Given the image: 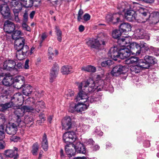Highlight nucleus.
<instances>
[{
	"label": "nucleus",
	"instance_id": "39448f33",
	"mask_svg": "<svg viewBox=\"0 0 159 159\" xmlns=\"http://www.w3.org/2000/svg\"><path fill=\"white\" fill-rule=\"evenodd\" d=\"M11 102L5 104H0V111H3L6 110L8 108L11 107L13 106V102L21 103L23 102L24 98L21 93H15L11 98Z\"/></svg>",
	"mask_w": 159,
	"mask_h": 159
},
{
	"label": "nucleus",
	"instance_id": "e2e57ef3",
	"mask_svg": "<svg viewBox=\"0 0 159 159\" xmlns=\"http://www.w3.org/2000/svg\"><path fill=\"white\" fill-rule=\"evenodd\" d=\"M86 143L88 144H92L93 145V143H94V142L93 140L91 139H89L88 140H86Z\"/></svg>",
	"mask_w": 159,
	"mask_h": 159
},
{
	"label": "nucleus",
	"instance_id": "58836bf2",
	"mask_svg": "<svg viewBox=\"0 0 159 159\" xmlns=\"http://www.w3.org/2000/svg\"><path fill=\"white\" fill-rule=\"evenodd\" d=\"M75 93L71 89H67L65 92V97L68 99H71L72 96H74Z\"/></svg>",
	"mask_w": 159,
	"mask_h": 159
},
{
	"label": "nucleus",
	"instance_id": "f3484780",
	"mask_svg": "<svg viewBox=\"0 0 159 159\" xmlns=\"http://www.w3.org/2000/svg\"><path fill=\"white\" fill-rule=\"evenodd\" d=\"M131 51L128 46L127 48H121L120 49L119 58L121 59H124L129 57L131 54Z\"/></svg>",
	"mask_w": 159,
	"mask_h": 159
},
{
	"label": "nucleus",
	"instance_id": "bf43d9fd",
	"mask_svg": "<svg viewBox=\"0 0 159 159\" xmlns=\"http://www.w3.org/2000/svg\"><path fill=\"white\" fill-rule=\"evenodd\" d=\"M100 148L99 146L98 145H93L91 147V148L94 151H96L98 150Z\"/></svg>",
	"mask_w": 159,
	"mask_h": 159
},
{
	"label": "nucleus",
	"instance_id": "79ce46f5",
	"mask_svg": "<svg viewBox=\"0 0 159 159\" xmlns=\"http://www.w3.org/2000/svg\"><path fill=\"white\" fill-rule=\"evenodd\" d=\"M22 34L20 30H16L12 35V38L15 40L19 38V36H21Z\"/></svg>",
	"mask_w": 159,
	"mask_h": 159
},
{
	"label": "nucleus",
	"instance_id": "774afa93",
	"mask_svg": "<svg viewBox=\"0 0 159 159\" xmlns=\"http://www.w3.org/2000/svg\"><path fill=\"white\" fill-rule=\"evenodd\" d=\"M35 11H31L30 14V17L31 19H32L33 18L35 14Z\"/></svg>",
	"mask_w": 159,
	"mask_h": 159
},
{
	"label": "nucleus",
	"instance_id": "a211bd4d",
	"mask_svg": "<svg viewBox=\"0 0 159 159\" xmlns=\"http://www.w3.org/2000/svg\"><path fill=\"white\" fill-rule=\"evenodd\" d=\"M61 124L62 129L68 130L70 129L72 126L71 120L69 116L65 117L62 120Z\"/></svg>",
	"mask_w": 159,
	"mask_h": 159
},
{
	"label": "nucleus",
	"instance_id": "5701e85b",
	"mask_svg": "<svg viewBox=\"0 0 159 159\" xmlns=\"http://www.w3.org/2000/svg\"><path fill=\"white\" fill-rule=\"evenodd\" d=\"M16 65L15 62L12 60H8L6 61L3 63V69L10 70L15 68Z\"/></svg>",
	"mask_w": 159,
	"mask_h": 159
},
{
	"label": "nucleus",
	"instance_id": "9b49d317",
	"mask_svg": "<svg viewBox=\"0 0 159 159\" xmlns=\"http://www.w3.org/2000/svg\"><path fill=\"white\" fill-rule=\"evenodd\" d=\"M126 67L121 65H117L114 66L111 70V74L114 76H118L121 74H123L125 70Z\"/></svg>",
	"mask_w": 159,
	"mask_h": 159
},
{
	"label": "nucleus",
	"instance_id": "9d476101",
	"mask_svg": "<svg viewBox=\"0 0 159 159\" xmlns=\"http://www.w3.org/2000/svg\"><path fill=\"white\" fill-rule=\"evenodd\" d=\"M107 21L108 22L112 21L114 24L121 22L124 18L123 16L119 13L113 15L108 14L106 17Z\"/></svg>",
	"mask_w": 159,
	"mask_h": 159
},
{
	"label": "nucleus",
	"instance_id": "680f3d73",
	"mask_svg": "<svg viewBox=\"0 0 159 159\" xmlns=\"http://www.w3.org/2000/svg\"><path fill=\"white\" fill-rule=\"evenodd\" d=\"M3 86L2 85L0 84V92L2 93H6L7 92V91L6 90H4Z\"/></svg>",
	"mask_w": 159,
	"mask_h": 159
},
{
	"label": "nucleus",
	"instance_id": "7ed1b4c3",
	"mask_svg": "<svg viewBox=\"0 0 159 159\" xmlns=\"http://www.w3.org/2000/svg\"><path fill=\"white\" fill-rule=\"evenodd\" d=\"M143 60H138V57H132L126 59L125 61V63L129 65L134 63L136 64V65H131L130 69L132 72L138 73L143 69H145L143 64Z\"/></svg>",
	"mask_w": 159,
	"mask_h": 159
},
{
	"label": "nucleus",
	"instance_id": "a18cd8bd",
	"mask_svg": "<svg viewBox=\"0 0 159 159\" xmlns=\"http://www.w3.org/2000/svg\"><path fill=\"white\" fill-rule=\"evenodd\" d=\"M54 51L52 48L49 47L48 50V59L50 61H52L53 59V57L54 55Z\"/></svg>",
	"mask_w": 159,
	"mask_h": 159
},
{
	"label": "nucleus",
	"instance_id": "f257e3e1",
	"mask_svg": "<svg viewBox=\"0 0 159 159\" xmlns=\"http://www.w3.org/2000/svg\"><path fill=\"white\" fill-rule=\"evenodd\" d=\"M102 85L98 86L96 85L94 81L92 78H89L86 81H82L80 83L78 82L76 84L78 86L79 92L76 98L74 99L75 101L77 102L78 101L82 100L81 102H85L90 101L91 102L94 101H99L101 99L100 96H98L95 98L93 97L89 98L87 93H92L96 90L97 91H101L103 88L104 82L100 80Z\"/></svg>",
	"mask_w": 159,
	"mask_h": 159
},
{
	"label": "nucleus",
	"instance_id": "864d4df0",
	"mask_svg": "<svg viewBox=\"0 0 159 159\" xmlns=\"http://www.w3.org/2000/svg\"><path fill=\"white\" fill-rule=\"evenodd\" d=\"M22 27L23 30L28 31H30V27L25 22H23L22 24Z\"/></svg>",
	"mask_w": 159,
	"mask_h": 159
},
{
	"label": "nucleus",
	"instance_id": "6e6552de",
	"mask_svg": "<svg viewBox=\"0 0 159 159\" xmlns=\"http://www.w3.org/2000/svg\"><path fill=\"white\" fill-rule=\"evenodd\" d=\"M121 34V32L119 30H113L112 35L114 39H118V43L119 44H122L121 46H124L125 44H127L129 43L130 41L129 40L130 37L126 35L124 38H119L120 37Z\"/></svg>",
	"mask_w": 159,
	"mask_h": 159
},
{
	"label": "nucleus",
	"instance_id": "393cba45",
	"mask_svg": "<svg viewBox=\"0 0 159 159\" xmlns=\"http://www.w3.org/2000/svg\"><path fill=\"white\" fill-rule=\"evenodd\" d=\"M131 52L134 51L137 55L141 53L139 44L136 42H133L131 43L129 46H128Z\"/></svg>",
	"mask_w": 159,
	"mask_h": 159
},
{
	"label": "nucleus",
	"instance_id": "473e14b6",
	"mask_svg": "<svg viewBox=\"0 0 159 159\" xmlns=\"http://www.w3.org/2000/svg\"><path fill=\"white\" fill-rule=\"evenodd\" d=\"M72 67L71 66H65L61 69V72L63 75H68L73 72Z\"/></svg>",
	"mask_w": 159,
	"mask_h": 159
},
{
	"label": "nucleus",
	"instance_id": "ddd939ff",
	"mask_svg": "<svg viewBox=\"0 0 159 159\" xmlns=\"http://www.w3.org/2000/svg\"><path fill=\"white\" fill-rule=\"evenodd\" d=\"M15 29V26L12 22L7 20L5 21L4 25L3 30L7 33H11Z\"/></svg>",
	"mask_w": 159,
	"mask_h": 159
},
{
	"label": "nucleus",
	"instance_id": "f03ea898",
	"mask_svg": "<svg viewBox=\"0 0 159 159\" xmlns=\"http://www.w3.org/2000/svg\"><path fill=\"white\" fill-rule=\"evenodd\" d=\"M117 9L120 12H124L125 18L129 21L136 20L139 23H144L145 21L142 20L141 17H138L135 11L131 9L130 5L127 3L122 2L118 4Z\"/></svg>",
	"mask_w": 159,
	"mask_h": 159
},
{
	"label": "nucleus",
	"instance_id": "4be33fe9",
	"mask_svg": "<svg viewBox=\"0 0 159 159\" xmlns=\"http://www.w3.org/2000/svg\"><path fill=\"white\" fill-rule=\"evenodd\" d=\"M25 39L23 37H20L15 40L14 47L15 49L17 51L20 50L25 45Z\"/></svg>",
	"mask_w": 159,
	"mask_h": 159
},
{
	"label": "nucleus",
	"instance_id": "5fc2aeb1",
	"mask_svg": "<svg viewBox=\"0 0 159 159\" xmlns=\"http://www.w3.org/2000/svg\"><path fill=\"white\" fill-rule=\"evenodd\" d=\"M1 129L3 130H4L3 126L1 125L0 126V129ZM5 134L3 131L0 130V140H2L4 138Z\"/></svg>",
	"mask_w": 159,
	"mask_h": 159
},
{
	"label": "nucleus",
	"instance_id": "6e6d98bb",
	"mask_svg": "<svg viewBox=\"0 0 159 159\" xmlns=\"http://www.w3.org/2000/svg\"><path fill=\"white\" fill-rule=\"evenodd\" d=\"M5 121V116L3 114H0V123H1V125H2V124H3Z\"/></svg>",
	"mask_w": 159,
	"mask_h": 159
},
{
	"label": "nucleus",
	"instance_id": "7c9ffc66",
	"mask_svg": "<svg viewBox=\"0 0 159 159\" xmlns=\"http://www.w3.org/2000/svg\"><path fill=\"white\" fill-rule=\"evenodd\" d=\"M144 30L142 29H138L136 31L137 36L140 39H145L147 40L149 39V37L148 35L144 33Z\"/></svg>",
	"mask_w": 159,
	"mask_h": 159
},
{
	"label": "nucleus",
	"instance_id": "338daca9",
	"mask_svg": "<svg viewBox=\"0 0 159 159\" xmlns=\"http://www.w3.org/2000/svg\"><path fill=\"white\" fill-rule=\"evenodd\" d=\"M23 18L24 21L26 22L28 20V15L27 13H25L23 15Z\"/></svg>",
	"mask_w": 159,
	"mask_h": 159
},
{
	"label": "nucleus",
	"instance_id": "bb28decb",
	"mask_svg": "<svg viewBox=\"0 0 159 159\" xmlns=\"http://www.w3.org/2000/svg\"><path fill=\"white\" fill-rule=\"evenodd\" d=\"M34 104V108L35 111L39 112L42 109L45 107V104L42 101H38L35 103L34 102H33Z\"/></svg>",
	"mask_w": 159,
	"mask_h": 159
},
{
	"label": "nucleus",
	"instance_id": "603ef678",
	"mask_svg": "<svg viewBox=\"0 0 159 159\" xmlns=\"http://www.w3.org/2000/svg\"><path fill=\"white\" fill-rule=\"evenodd\" d=\"M139 46L140 47V50L141 49L143 48L145 50H147L149 48L148 45L143 42H141L140 43Z\"/></svg>",
	"mask_w": 159,
	"mask_h": 159
},
{
	"label": "nucleus",
	"instance_id": "f704fd0d",
	"mask_svg": "<svg viewBox=\"0 0 159 159\" xmlns=\"http://www.w3.org/2000/svg\"><path fill=\"white\" fill-rule=\"evenodd\" d=\"M13 80L12 77L10 76H6L3 79L2 81L3 84L6 86H10L12 84Z\"/></svg>",
	"mask_w": 159,
	"mask_h": 159
},
{
	"label": "nucleus",
	"instance_id": "3c124183",
	"mask_svg": "<svg viewBox=\"0 0 159 159\" xmlns=\"http://www.w3.org/2000/svg\"><path fill=\"white\" fill-rule=\"evenodd\" d=\"M24 120L25 121V123L26 124H28L30 123H31V124H32L33 123V119L32 118L29 116H25V117Z\"/></svg>",
	"mask_w": 159,
	"mask_h": 159
},
{
	"label": "nucleus",
	"instance_id": "4468645a",
	"mask_svg": "<svg viewBox=\"0 0 159 159\" xmlns=\"http://www.w3.org/2000/svg\"><path fill=\"white\" fill-rule=\"evenodd\" d=\"M143 61V64L144 68H148L150 66V64H154L156 62L155 60L153 57L149 56H146L144 59H140Z\"/></svg>",
	"mask_w": 159,
	"mask_h": 159
},
{
	"label": "nucleus",
	"instance_id": "f8f14e48",
	"mask_svg": "<svg viewBox=\"0 0 159 159\" xmlns=\"http://www.w3.org/2000/svg\"><path fill=\"white\" fill-rule=\"evenodd\" d=\"M120 49L118 46L115 45L111 48L109 52L111 57L115 61H117V58H119Z\"/></svg>",
	"mask_w": 159,
	"mask_h": 159
},
{
	"label": "nucleus",
	"instance_id": "dca6fc26",
	"mask_svg": "<svg viewBox=\"0 0 159 159\" xmlns=\"http://www.w3.org/2000/svg\"><path fill=\"white\" fill-rule=\"evenodd\" d=\"M59 70V68L58 65L56 63L54 64L50 73V81L52 83L53 80L55 79L58 74Z\"/></svg>",
	"mask_w": 159,
	"mask_h": 159
},
{
	"label": "nucleus",
	"instance_id": "2eb2a0df",
	"mask_svg": "<svg viewBox=\"0 0 159 159\" xmlns=\"http://www.w3.org/2000/svg\"><path fill=\"white\" fill-rule=\"evenodd\" d=\"M0 11L4 18H8L10 17V9L7 4H3L0 6Z\"/></svg>",
	"mask_w": 159,
	"mask_h": 159
},
{
	"label": "nucleus",
	"instance_id": "37998d69",
	"mask_svg": "<svg viewBox=\"0 0 159 159\" xmlns=\"http://www.w3.org/2000/svg\"><path fill=\"white\" fill-rule=\"evenodd\" d=\"M39 150V145L38 143H34L32 146V149L31 152L32 154L36 156L37 154V152Z\"/></svg>",
	"mask_w": 159,
	"mask_h": 159
},
{
	"label": "nucleus",
	"instance_id": "c9c22d12",
	"mask_svg": "<svg viewBox=\"0 0 159 159\" xmlns=\"http://www.w3.org/2000/svg\"><path fill=\"white\" fill-rule=\"evenodd\" d=\"M23 6L25 7L28 8L31 7L33 4V1L32 0H22L21 2H20Z\"/></svg>",
	"mask_w": 159,
	"mask_h": 159
},
{
	"label": "nucleus",
	"instance_id": "cd10ccee",
	"mask_svg": "<svg viewBox=\"0 0 159 159\" xmlns=\"http://www.w3.org/2000/svg\"><path fill=\"white\" fill-rule=\"evenodd\" d=\"M13 80L14 81V83H16V86L19 84V83L20 82L21 84L19 86H18L17 87H15L16 88L19 89L22 88L23 85V83L25 82L24 77L22 76L18 75Z\"/></svg>",
	"mask_w": 159,
	"mask_h": 159
},
{
	"label": "nucleus",
	"instance_id": "1a4fd4ad",
	"mask_svg": "<svg viewBox=\"0 0 159 159\" xmlns=\"http://www.w3.org/2000/svg\"><path fill=\"white\" fill-rule=\"evenodd\" d=\"M64 141L67 144L74 143L78 140L75 133L73 131H70L65 133L63 136Z\"/></svg>",
	"mask_w": 159,
	"mask_h": 159
},
{
	"label": "nucleus",
	"instance_id": "69168bd1",
	"mask_svg": "<svg viewBox=\"0 0 159 159\" xmlns=\"http://www.w3.org/2000/svg\"><path fill=\"white\" fill-rule=\"evenodd\" d=\"M23 66L21 63H18L16 66V68L20 69L22 68Z\"/></svg>",
	"mask_w": 159,
	"mask_h": 159
},
{
	"label": "nucleus",
	"instance_id": "09e8293b",
	"mask_svg": "<svg viewBox=\"0 0 159 159\" xmlns=\"http://www.w3.org/2000/svg\"><path fill=\"white\" fill-rule=\"evenodd\" d=\"M113 62L111 60H108L107 61H103L101 63V66L104 67H107L111 66L113 64Z\"/></svg>",
	"mask_w": 159,
	"mask_h": 159
},
{
	"label": "nucleus",
	"instance_id": "0eeeda50",
	"mask_svg": "<svg viewBox=\"0 0 159 159\" xmlns=\"http://www.w3.org/2000/svg\"><path fill=\"white\" fill-rule=\"evenodd\" d=\"M84 103L81 102L78 103L77 104L74 103H71L69 109V111L72 113L75 111L81 112L85 110L89 107V104H84Z\"/></svg>",
	"mask_w": 159,
	"mask_h": 159
},
{
	"label": "nucleus",
	"instance_id": "0e129e2a",
	"mask_svg": "<svg viewBox=\"0 0 159 159\" xmlns=\"http://www.w3.org/2000/svg\"><path fill=\"white\" fill-rule=\"evenodd\" d=\"M154 51L155 55L159 56V49L158 48H155L154 49Z\"/></svg>",
	"mask_w": 159,
	"mask_h": 159
},
{
	"label": "nucleus",
	"instance_id": "e433bc0d",
	"mask_svg": "<svg viewBox=\"0 0 159 159\" xmlns=\"http://www.w3.org/2000/svg\"><path fill=\"white\" fill-rule=\"evenodd\" d=\"M81 70L89 72H94L96 71V68L93 66L89 65L86 67H82Z\"/></svg>",
	"mask_w": 159,
	"mask_h": 159
},
{
	"label": "nucleus",
	"instance_id": "aec40b11",
	"mask_svg": "<svg viewBox=\"0 0 159 159\" xmlns=\"http://www.w3.org/2000/svg\"><path fill=\"white\" fill-rule=\"evenodd\" d=\"M17 130V125L14 123L7 125L6 128V131L7 134L12 135L16 134Z\"/></svg>",
	"mask_w": 159,
	"mask_h": 159
},
{
	"label": "nucleus",
	"instance_id": "72a5a7b5",
	"mask_svg": "<svg viewBox=\"0 0 159 159\" xmlns=\"http://www.w3.org/2000/svg\"><path fill=\"white\" fill-rule=\"evenodd\" d=\"M66 152L69 157L74 156L75 151L70 148L68 144L65 146V147Z\"/></svg>",
	"mask_w": 159,
	"mask_h": 159
},
{
	"label": "nucleus",
	"instance_id": "052dcab7",
	"mask_svg": "<svg viewBox=\"0 0 159 159\" xmlns=\"http://www.w3.org/2000/svg\"><path fill=\"white\" fill-rule=\"evenodd\" d=\"M29 60L28 59H27L25 61V66L24 67L25 69H27L29 68Z\"/></svg>",
	"mask_w": 159,
	"mask_h": 159
},
{
	"label": "nucleus",
	"instance_id": "423d86ee",
	"mask_svg": "<svg viewBox=\"0 0 159 159\" xmlns=\"http://www.w3.org/2000/svg\"><path fill=\"white\" fill-rule=\"evenodd\" d=\"M104 35L102 33L98 35L97 39L92 38L89 39L86 42V44L91 48L98 49L100 47L101 44L103 45L105 44V42L101 40V39L104 40Z\"/></svg>",
	"mask_w": 159,
	"mask_h": 159
},
{
	"label": "nucleus",
	"instance_id": "49530a36",
	"mask_svg": "<svg viewBox=\"0 0 159 159\" xmlns=\"http://www.w3.org/2000/svg\"><path fill=\"white\" fill-rule=\"evenodd\" d=\"M16 57L19 60H21L24 59L26 56L23 53H21L20 50L17 51L16 53Z\"/></svg>",
	"mask_w": 159,
	"mask_h": 159
},
{
	"label": "nucleus",
	"instance_id": "4c0bfd02",
	"mask_svg": "<svg viewBox=\"0 0 159 159\" xmlns=\"http://www.w3.org/2000/svg\"><path fill=\"white\" fill-rule=\"evenodd\" d=\"M23 110L22 107L20 108H17L14 111V114L16 116L17 118H20L23 116L24 112Z\"/></svg>",
	"mask_w": 159,
	"mask_h": 159
},
{
	"label": "nucleus",
	"instance_id": "b1692460",
	"mask_svg": "<svg viewBox=\"0 0 159 159\" xmlns=\"http://www.w3.org/2000/svg\"><path fill=\"white\" fill-rule=\"evenodd\" d=\"M22 93L24 95L26 96H29L32 94L33 92V88L29 84H25L23 85Z\"/></svg>",
	"mask_w": 159,
	"mask_h": 159
},
{
	"label": "nucleus",
	"instance_id": "ea45409f",
	"mask_svg": "<svg viewBox=\"0 0 159 159\" xmlns=\"http://www.w3.org/2000/svg\"><path fill=\"white\" fill-rule=\"evenodd\" d=\"M55 30L56 34L57 36V39L59 42H61L62 40V32L57 26H56Z\"/></svg>",
	"mask_w": 159,
	"mask_h": 159
},
{
	"label": "nucleus",
	"instance_id": "c756f323",
	"mask_svg": "<svg viewBox=\"0 0 159 159\" xmlns=\"http://www.w3.org/2000/svg\"><path fill=\"white\" fill-rule=\"evenodd\" d=\"M42 91L41 90H36L35 89H33V92L32 93L31 95L32 96V98H29L27 100V101H31V99H34V100L37 99L38 98L41 97L42 96Z\"/></svg>",
	"mask_w": 159,
	"mask_h": 159
},
{
	"label": "nucleus",
	"instance_id": "13d9d810",
	"mask_svg": "<svg viewBox=\"0 0 159 159\" xmlns=\"http://www.w3.org/2000/svg\"><path fill=\"white\" fill-rule=\"evenodd\" d=\"M95 131L97 134L99 135L100 136H101L102 135L103 133L100 131V128L99 127L96 128L95 129Z\"/></svg>",
	"mask_w": 159,
	"mask_h": 159
},
{
	"label": "nucleus",
	"instance_id": "4d7b16f0",
	"mask_svg": "<svg viewBox=\"0 0 159 159\" xmlns=\"http://www.w3.org/2000/svg\"><path fill=\"white\" fill-rule=\"evenodd\" d=\"M90 16L88 14H85L83 16V19L85 21H88L90 19Z\"/></svg>",
	"mask_w": 159,
	"mask_h": 159
},
{
	"label": "nucleus",
	"instance_id": "c85d7f7f",
	"mask_svg": "<svg viewBox=\"0 0 159 159\" xmlns=\"http://www.w3.org/2000/svg\"><path fill=\"white\" fill-rule=\"evenodd\" d=\"M131 26L129 23H124L120 25L119 30L122 33H126L130 31Z\"/></svg>",
	"mask_w": 159,
	"mask_h": 159
},
{
	"label": "nucleus",
	"instance_id": "20e7f679",
	"mask_svg": "<svg viewBox=\"0 0 159 159\" xmlns=\"http://www.w3.org/2000/svg\"><path fill=\"white\" fill-rule=\"evenodd\" d=\"M142 20H148L150 24L155 25L159 21V12H154L151 14L147 11L140 12Z\"/></svg>",
	"mask_w": 159,
	"mask_h": 159
},
{
	"label": "nucleus",
	"instance_id": "8fccbe9b",
	"mask_svg": "<svg viewBox=\"0 0 159 159\" xmlns=\"http://www.w3.org/2000/svg\"><path fill=\"white\" fill-rule=\"evenodd\" d=\"M89 128V126L88 125L83 124L81 126L78 128V129H80V131L84 132L87 131Z\"/></svg>",
	"mask_w": 159,
	"mask_h": 159
},
{
	"label": "nucleus",
	"instance_id": "6ab92c4d",
	"mask_svg": "<svg viewBox=\"0 0 159 159\" xmlns=\"http://www.w3.org/2000/svg\"><path fill=\"white\" fill-rule=\"evenodd\" d=\"M75 152L80 153L84 154L86 152L85 149L83 144L80 142L77 141L72 144Z\"/></svg>",
	"mask_w": 159,
	"mask_h": 159
},
{
	"label": "nucleus",
	"instance_id": "a19ab883",
	"mask_svg": "<svg viewBox=\"0 0 159 159\" xmlns=\"http://www.w3.org/2000/svg\"><path fill=\"white\" fill-rule=\"evenodd\" d=\"M22 107L24 113L25 112H34L35 111L34 107H30L28 106H24Z\"/></svg>",
	"mask_w": 159,
	"mask_h": 159
},
{
	"label": "nucleus",
	"instance_id": "412c9836",
	"mask_svg": "<svg viewBox=\"0 0 159 159\" xmlns=\"http://www.w3.org/2000/svg\"><path fill=\"white\" fill-rule=\"evenodd\" d=\"M12 5L15 8L13 9V11L15 16H18L19 12L22 9V5L20 2L16 1L13 0L11 2Z\"/></svg>",
	"mask_w": 159,
	"mask_h": 159
},
{
	"label": "nucleus",
	"instance_id": "c03bdc74",
	"mask_svg": "<svg viewBox=\"0 0 159 159\" xmlns=\"http://www.w3.org/2000/svg\"><path fill=\"white\" fill-rule=\"evenodd\" d=\"M29 47L26 45H25L20 50L21 53H23L26 56L29 54Z\"/></svg>",
	"mask_w": 159,
	"mask_h": 159
},
{
	"label": "nucleus",
	"instance_id": "a878e982",
	"mask_svg": "<svg viewBox=\"0 0 159 159\" xmlns=\"http://www.w3.org/2000/svg\"><path fill=\"white\" fill-rule=\"evenodd\" d=\"M18 149L14 148V151L12 150H8L5 151L6 155L10 157H13L14 159H16L18 156L17 153Z\"/></svg>",
	"mask_w": 159,
	"mask_h": 159
},
{
	"label": "nucleus",
	"instance_id": "2f4dec72",
	"mask_svg": "<svg viewBox=\"0 0 159 159\" xmlns=\"http://www.w3.org/2000/svg\"><path fill=\"white\" fill-rule=\"evenodd\" d=\"M41 144L42 147L43 149L45 151H47L48 150V143L47 138V136L45 133L43 134L42 137Z\"/></svg>",
	"mask_w": 159,
	"mask_h": 159
},
{
	"label": "nucleus",
	"instance_id": "de8ad7c7",
	"mask_svg": "<svg viewBox=\"0 0 159 159\" xmlns=\"http://www.w3.org/2000/svg\"><path fill=\"white\" fill-rule=\"evenodd\" d=\"M16 125L20 127H22L24 126L25 124V121H21L20 118H17L16 121Z\"/></svg>",
	"mask_w": 159,
	"mask_h": 159
}]
</instances>
